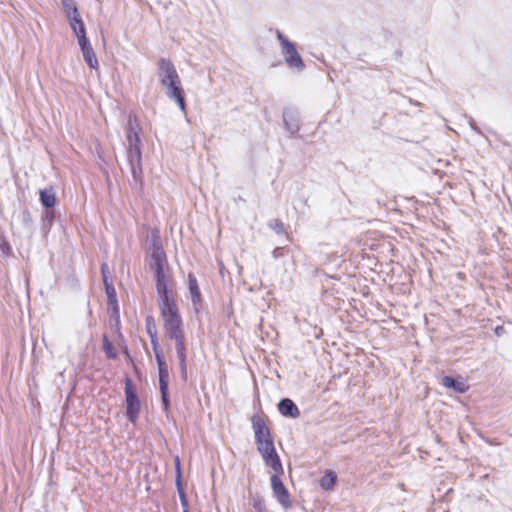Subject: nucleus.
<instances>
[{"label": "nucleus", "mask_w": 512, "mask_h": 512, "mask_svg": "<svg viewBox=\"0 0 512 512\" xmlns=\"http://www.w3.org/2000/svg\"><path fill=\"white\" fill-rule=\"evenodd\" d=\"M81 52H82L85 62L88 64V66L91 69L98 70L99 63H98L97 57L95 55V52H94L92 46L86 47L85 49L81 50Z\"/></svg>", "instance_id": "obj_16"}, {"label": "nucleus", "mask_w": 512, "mask_h": 512, "mask_svg": "<svg viewBox=\"0 0 512 512\" xmlns=\"http://www.w3.org/2000/svg\"><path fill=\"white\" fill-rule=\"evenodd\" d=\"M442 384L446 388L453 389L454 391H456L458 393H464L468 389V386L463 381L455 380L449 376L443 377Z\"/></svg>", "instance_id": "obj_14"}, {"label": "nucleus", "mask_w": 512, "mask_h": 512, "mask_svg": "<svg viewBox=\"0 0 512 512\" xmlns=\"http://www.w3.org/2000/svg\"><path fill=\"white\" fill-rule=\"evenodd\" d=\"M277 39L280 42L281 54L284 57L285 64L292 70L302 71L305 68V64L295 44L280 31H277Z\"/></svg>", "instance_id": "obj_4"}, {"label": "nucleus", "mask_w": 512, "mask_h": 512, "mask_svg": "<svg viewBox=\"0 0 512 512\" xmlns=\"http://www.w3.org/2000/svg\"><path fill=\"white\" fill-rule=\"evenodd\" d=\"M251 421L257 445L260 443L273 440L269 428L267 427L265 421L260 415H254Z\"/></svg>", "instance_id": "obj_8"}, {"label": "nucleus", "mask_w": 512, "mask_h": 512, "mask_svg": "<svg viewBox=\"0 0 512 512\" xmlns=\"http://www.w3.org/2000/svg\"><path fill=\"white\" fill-rule=\"evenodd\" d=\"M67 20L74 34L86 31L80 13L67 17Z\"/></svg>", "instance_id": "obj_17"}, {"label": "nucleus", "mask_w": 512, "mask_h": 512, "mask_svg": "<svg viewBox=\"0 0 512 512\" xmlns=\"http://www.w3.org/2000/svg\"><path fill=\"white\" fill-rule=\"evenodd\" d=\"M146 330L150 336L152 348H156V346H158L157 329L152 317L146 319Z\"/></svg>", "instance_id": "obj_19"}, {"label": "nucleus", "mask_w": 512, "mask_h": 512, "mask_svg": "<svg viewBox=\"0 0 512 512\" xmlns=\"http://www.w3.org/2000/svg\"><path fill=\"white\" fill-rule=\"evenodd\" d=\"M127 143H128V161L131 166V172L134 179L139 180L142 174L141 167V146L140 137L132 126V121L129 119V127L127 129Z\"/></svg>", "instance_id": "obj_3"}, {"label": "nucleus", "mask_w": 512, "mask_h": 512, "mask_svg": "<svg viewBox=\"0 0 512 512\" xmlns=\"http://www.w3.org/2000/svg\"><path fill=\"white\" fill-rule=\"evenodd\" d=\"M284 122L286 125V128L290 133H296L299 129L297 121L293 115L292 112H285L284 113Z\"/></svg>", "instance_id": "obj_20"}, {"label": "nucleus", "mask_w": 512, "mask_h": 512, "mask_svg": "<svg viewBox=\"0 0 512 512\" xmlns=\"http://www.w3.org/2000/svg\"><path fill=\"white\" fill-rule=\"evenodd\" d=\"M257 450L261 454L265 464L271 467L275 473L283 472V467L276 453L273 440L258 444Z\"/></svg>", "instance_id": "obj_5"}, {"label": "nucleus", "mask_w": 512, "mask_h": 512, "mask_svg": "<svg viewBox=\"0 0 512 512\" xmlns=\"http://www.w3.org/2000/svg\"><path fill=\"white\" fill-rule=\"evenodd\" d=\"M61 4L66 15V18L79 13L74 0H61Z\"/></svg>", "instance_id": "obj_21"}, {"label": "nucleus", "mask_w": 512, "mask_h": 512, "mask_svg": "<svg viewBox=\"0 0 512 512\" xmlns=\"http://www.w3.org/2000/svg\"><path fill=\"white\" fill-rule=\"evenodd\" d=\"M3 248L9 249V246H7V243H4Z\"/></svg>", "instance_id": "obj_31"}, {"label": "nucleus", "mask_w": 512, "mask_h": 512, "mask_svg": "<svg viewBox=\"0 0 512 512\" xmlns=\"http://www.w3.org/2000/svg\"><path fill=\"white\" fill-rule=\"evenodd\" d=\"M181 499H182V502L184 503L185 501V496L183 494H181Z\"/></svg>", "instance_id": "obj_28"}, {"label": "nucleus", "mask_w": 512, "mask_h": 512, "mask_svg": "<svg viewBox=\"0 0 512 512\" xmlns=\"http://www.w3.org/2000/svg\"><path fill=\"white\" fill-rule=\"evenodd\" d=\"M40 200L43 206L50 208L55 205V193L52 188L44 189L40 191Z\"/></svg>", "instance_id": "obj_18"}, {"label": "nucleus", "mask_w": 512, "mask_h": 512, "mask_svg": "<svg viewBox=\"0 0 512 512\" xmlns=\"http://www.w3.org/2000/svg\"><path fill=\"white\" fill-rule=\"evenodd\" d=\"M3 248L9 249V246H7V243H4Z\"/></svg>", "instance_id": "obj_30"}, {"label": "nucleus", "mask_w": 512, "mask_h": 512, "mask_svg": "<svg viewBox=\"0 0 512 512\" xmlns=\"http://www.w3.org/2000/svg\"><path fill=\"white\" fill-rule=\"evenodd\" d=\"M102 275H103V281L105 285L106 295L108 299V304L113 307V309L117 308V296L115 288L112 284L108 282L107 272H108V265L103 264L101 267Z\"/></svg>", "instance_id": "obj_10"}, {"label": "nucleus", "mask_w": 512, "mask_h": 512, "mask_svg": "<svg viewBox=\"0 0 512 512\" xmlns=\"http://www.w3.org/2000/svg\"><path fill=\"white\" fill-rule=\"evenodd\" d=\"M149 257V266L155 272L159 307L166 334L169 338L183 335V324L178 307L168 293V276L165 273L166 255L160 244L159 236L155 233L152 234Z\"/></svg>", "instance_id": "obj_1"}, {"label": "nucleus", "mask_w": 512, "mask_h": 512, "mask_svg": "<svg viewBox=\"0 0 512 512\" xmlns=\"http://www.w3.org/2000/svg\"><path fill=\"white\" fill-rule=\"evenodd\" d=\"M175 463H176V469H177V483H178V485H180L181 474H180V460L178 457L175 458Z\"/></svg>", "instance_id": "obj_25"}, {"label": "nucleus", "mask_w": 512, "mask_h": 512, "mask_svg": "<svg viewBox=\"0 0 512 512\" xmlns=\"http://www.w3.org/2000/svg\"><path fill=\"white\" fill-rule=\"evenodd\" d=\"M188 282H189V292L190 297L193 305L195 308L200 304L201 302V293L198 287L197 279L192 274H189L188 276Z\"/></svg>", "instance_id": "obj_13"}, {"label": "nucleus", "mask_w": 512, "mask_h": 512, "mask_svg": "<svg viewBox=\"0 0 512 512\" xmlns=\"http://www.w3.org/2000/svg\"><path fill=\"white\" fill-rule=\"evenodd\" d=\"M156 74L166 96L176 102L183 113H186L184 90L180 76L172 61L167 58H160L157 62Z\"/></svg>", "instance_id": "obj_2"}, {"label": "nucleus", "mask_w": 512, "mask_h": 512, "mask_svg": "<svg viewBox=\"0 0 512 512\" xmlns=\"http://www.w3.org/2000/svg\"><path fill=\"white\" fill-rule=\"evenodd\" d=\"M278 410L281 415L286 417L297 418L300 415L298 407L291 399H282L278 404Z\"/></svg>", "instance_id": "obj_12"}, {"label": "nucleus", "mask_w": 512, "mask_h": 512, "mask_svg": "<svg viewBox=\"0 0 512 512\" xmlns=\"http://www.w3.org/2000/svg\"><path fill=\"white\" fill-rule=\"evenodd\" d=\"M275 229H276V231H277L278 233H280V232H282L283 227H282V225H281V224H277V225L275 226Z\"/></svg>", "instance_id": "obj_26"}, {"label": "nucleus", "mask_w": 512, "mask_h": 512, "mask_svg": "<svg viewBox=\"0 0 512 512\" xmlns=\"http://www.w3.org/2000/svg\"><path fill=\"white\" fill-rule=\"evenodd\" d=\"M337 480V475L335 472L331 470H327L325 474L320 479V486L324 490H333L335 483Z\"/></svg>", "instance_id": "obj_15"}, {"label": "nucleus", "mask_w": 512, "mask_h": 512, "mask_svg": "<svg viewBox=\"0 0 512 512\" xmlns=\"http://www.w3.org/2000/svg\"><path fill=\"white\" fill-rule=\"evenodd\" d=\"M125 396L126 414L129 420L134 423L140 412V401L136 394V389L130 379H126L125 382Z\"/></svg>", "instance_id": "obj_6"}, {"label": "nucleus", "mask_w": 512, "mask_h": 512, "mask_svg": "<svg viewBox=\"0 0 512 512\" xmlns=\"http://www.w3.org/2000/svg\"><path fill=\"white\" fill-rule=\"evenodd\" d=\"M153 351H154V354H155V357H156V360H157V364H158V369H161V368H165L167 367L163 357H162V354L159 350V345L156 346V348H153Z\"/></svg>", "instance_id": "obj_24"}, {"label": "nucleus", "mask_w": 512, "mask_h": 512, "mask_svg": "<svg viewBox=\"0 0 512 512\" xmlns=\"http://www.w3.org/2000/svg\"><path fill=\"white\" fill-rule=\"evenodd\" d=\"M3 248L9 249V246H7V243H4Z\"/></svg>", "instance_id": "obj_29"}, {"label": "nucleus", "mask_w": 512, "mask_h": 512, "mask_svg": "<svg viewBox=\"0 0 512 512\" xmlns=\"http://www.w3.org/2000/svg\"><path fill=\"white\" fill-rule=\"evenodd\" d=\"M175 342V348L177 357L179 359L180 369L183 377H186V360H187V349L185 345V337L178 335L177 337L170 338Z\"/></svg>", "instance_id": "obj_9"}, {"label": "nucleus", "mask_w": 512, "mask_h": 512, "mask_svg": "<svg viewBox=\"0 0 512 512\" xmlns=\"http://www.w3.org/2000/svg\"><path fill=\"white\" fill-rule=\"evenodd\" d=\"M495 332L497 335H501V333L503 332V327H496Z\"/></svg>", "instance_id": "obj_27"}, {"label": "nucleus", "mask_w": 512, "mask_h": 512, "mask_svg": "<svg viewBox=\"0 0 512 512\" xmlns=\"http://www.w3.org/2000/svg\"><path fill=\"white\" fill-rule=\"evenodd\" d=\"M255 507H257L258 509H260V503L259 504H255Z\"/></svg>", "instance_id": "obj_32"}, {"label": "nucleus", "mask_w": 512, "mask_h": 512, "mask_svg": "<svg viewBox=\"0 0 512 512\" xmlns=\"http://www.w3.org/2000/svg\"><path fill=\"white\" fill-rule=\"evenodd\" d=\"M159 372V386L162 395V402L165 410L168 408L169 400H168V369L167 367L158 369Z\"/></svg>", "instance_id": "obj_11"}, {"label": "nucleus", "mask_w": 512, "mask_h": 512, "mask_svg": "<svg viewBox=\"0 0 512 512\" xmlns=\"http://www.w3.org/2000/svg\"><path fill=\"white\" fill-rule=\"evenodd\" d=\"M279 473H275L271 476V487L279 504L284 508H289L291 505V501L289 498V494L287 489L284 487L282 481L280 480Z\"/></svg>", "instance_id": "obj_7"}, {"label": "nucleus", "mask_w": 512, "mask_h": 512, "mask_svg": "<svg viewBox=\"0 0 512 512\" xmlns=\"http://www.w3.org/2000/svg\"><path fill=\"white\" fill-rule=\"evenodd\" d=\"M103 349L109 358H116L117 353L113 344L108 340L106 336L103 337Z\"/></svg>", "instance_id": "obj_22"}, {"label": "nucleus", "mask_w": 512, "mask_h": 512, "mask_svg": "<svg viewBox=\"0 0 512 512\" xmlns=\"http://www.w3.org/2000/svg\"><path fill=\"white\" fill-rule=\"evenodd\" d=\"M74 35H75V37L78 40V44H79L81 50L85 49L86 47H90L91 46V44H90V42H89V40L87 38L86 31L80 32V33H76Z\"/></svg>", "instance_id": "obj_23"}]
</instances>
